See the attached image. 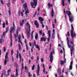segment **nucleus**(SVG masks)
Instances as JSON below:
<instances>
[{
    "mask_svg": "<svg viewBox=\"0 0 77 77\" xmlns=\"http://www.w3.org/2000/svg\"><path fill=\"white\" fill-rule=\"evenodd\" d=\"M72 66L71 65H70L69 67V69L70 70H71V69H72Z\"/></svg>",
    "mask_w": 77,
    "mask_h": 77,
    "instance_id": "30",
    "label": "nucleus"
},
{
    "mask_svg": "<svg viewBox=\"0 0 77 77\" xmlns=\"http://www.w3.org/2000/svg\"><path fill=\"white\" fill-rule=\"evenodd\" d=\"M54 29H53V33L52 34V35H55V32H54Z\"/></svg>",
    "mask_w": 77,
    "mask_h": 77,
    "instance_id": "32",
    "label": "nucleus"
},
{
    "mask_svg": "<svg viewBox=\"0 0 77 77\" xmlns=\"http://www.w3.org/2000/svg\"><path fill=\"white\" fill-rule=\"evenodd\" d=\"M38 35L37 33H36L35 37V39H38Z\"/></svg>",
    "mask_w": 77,
    "mask_h": 77,
    "instance_id": "29",
    "label": "nucleus"
},
{
    "mask_svg": "<svg viewBox=\"0 0 77 77\" xmlns=\"http://www.w3.org/2000/svg\"><path fill=\"white\" fill-rule=\"evenodd\" d=\"M41 41H44V42H45V41H46V38L45 37H42L41 38Z\"/></svg>",
    "mask_w": 77,
    "mask_h": 77,
    "instance_id": "22",
    "label": "nucleus"
},
{
    "mask_svg": "<svg viewBox=\"0 0 77 77\" xmlns=\"http://www.w3.org/2000/svg\"><path fill=\"white\" fill-rule=\"evenodd\" d=\"M31 59H32V60H33V59H34V58H33V57H31Z\"/></svg>",
    "mask_w": 77,
    "mask_h": 77,
    "instance_id": "56",
    "label": "nucleus"
},
{
    "mask_svg": "<svg viewBox=\"0 0 77 77\" xmlns=\"http://www.w3.org/2000/svg\"><path fill=\"white\" fill-rule=\"evenodd\" d=\"M52 26L53 27V29H54V24H53L52 25Z\"/></svg>",
    "mask_w": 77,
    "mask_h": 77,
    "instance_id": "62",
    "label": "nucleus"
},
{
    "mask_svg": "<svg viewBox=\"0 0 77 77\" xmlns=\"http://www.w3.org/2000/svg\"><path fill=\"white\" fill-rule=\"evenodd\" d=\"M67 35H68V36H69L70 35V33H69V32H67Z\"/></svg>",
    "mask_w": 77,
    "mask_h": 77,
    "instance_id": "49",
    "label": "nucleus"
},
{
    "mask_svg": "<svg viewBox=\"0 0 77 77\" xmlns=\"http://www.w3.org/2000/svg\"><path fill=\"white\" fill-rule=\"evenodd\" d=\"M42 68H43V71L44 73H45L46 74H47V71L45 72V66L44 64H42Z\"/></svg>",
    "mask_w": 77,
    "mask_h": 77,
    "instance_id": "16",
    "label": "nucleus"
},
{
    "mask_svg": "<svg viewBox=\"0 0 77 77\" xmlns=\"http://www.w3.org/2000/svg\"><path fill=\"white\" fill-rule=\"evenodd\" d=\"M33 2H31V5L33 8H35V7L37 6L38 0H33Z\"/></svg>",
    "mask_w": 77,
    "mask_h": 77,
    "instance_id": "5",
    "label": "nucleus"
},
{
    "mask_svg": "<svg viewBox=\"0 0 77 77\" xmlns=\"http://www.w3.org/2000/svg\"><path fill=\"white\" fill-rule=\"evenodd\" d=\"M66 39L67 41V43L68 47L69 48H70L71 54V56H72V53H73L74 48L72 46L69 45V38L68 37H67Z\"/></svg>",
    "mask_w": 77,
    "mask_h": 77,
    "instance_id": "4",
    "label": "nucleus"
},
{
    "mask_svg": "<svg viewBox=\"0 0 77 77\" xmlns=\"http://www.w3.org/2000/svg\"><path fill=\"white\" fill-rule=\"evenodd\" d=\"M64 12L65 15V17L66 20V14L69 18V21H70L71 23H72V21H73V20H74V17H73V16L71 14V11H69V12L68 11H65V9H64Z\"/></svg>",
    "mask_w": 77,
    "mask_h": 77,
    "instance_id": "1",
    "label": "nucleus"
},
{
    "mask_svg": "<svg viewBox=\"0 0 77 77\" xmlns=\"http://www.w3.org/2000/svg\"><path fill=\"white\" fill-rule=\"evenodd\" d=\"M23 7L25 11V14L26 17H28V14H29V11L28 9L27 6V3H25L23 5Z\"/></svg>",
    "mask_w": 77,
    "mask_h": 77,
    "instance_id": "3",
    "label": "nucleus"
},
{
    "mask_svg": "<svg viewBox=\"0 0 77 77\" xmlns=\"http://www.w3.org/2000/svg\"><path fill=\"white\" fill-rule=\"evenodd\" d=\"M13 53H14V51H13V50H12L11 51V53L12 56V55H13Z\"/></svg>",
    "mask_w": 77,
    "mask_h": 77,
    "instance_id": "45",
    "label": "nucleus"
},
{
    "mask_svg": "<svg viewBox=\"0 0 77 77\" xmlns=\"http://www.w3.org/2000/svg\"><path fill=\"white\" fill-rule=\"evenodd\" d=\"M42 25V27L43 28H44V24H43V23H41Z\"/></svg>",
    "mask_w": 77,
    "mask_h": 77,
    "instance_id": "53",
    "label": "nucleus"
},
{
    "mask_svg": "<svg viewBox=\"0 0 77 77\" xmlns=\"http://www.w3.org/2000/svg\"><path fill=\"white\" fill-rule=\"evenodd\" d=\"M63 63H64V62L63 61H60V64L61 65H63Z\"/></svg>",
    "mask_w": 77,
    "mask_h": 77,
    "instance_id": "33",
    "label": "nucleus"
},
{
    "mask_svg": "<svg viewBox=\"0 0 77 77\" xmlns=\"http://www.w3.org/2000/svg\"><path fill=\"white\" fill-rule=\"evenodd\" d=\"M19 15H21V17H23V13L22 12H21V11H20L19 12Z\"/></svg>",
    "mask_w": 77,
    "mask_h": 77,
    "instance_id": "24",
    "label": "nucleus"
},
{
    "mask_svg": "<svg viewBox=\"0 0 77 77\" xmlns=\"http://www.w3.org/2000/svg\"><path fill=\"white\" fill-rule=\"evenodd\" d=\"M72 61H71L70 62V65H72Z\"/></svg>",
    "mask_w": 77,
    "mask_h": 77,
    "instance_id": "57",
    "label": "nucleus"
},
{
    "mask_svg": "<svg viewBox=\"0 0 77 77\" xmlns=\"http://www.w3.org/2000/svg\"><path fill=\"white\" fill-rule=\"evenodd\" d=\"M8 30H9V27H7L6 28V31H5V32H3V35L2 36V38H3V37H5L6 33H7V32H8Z\"/></svg>",
    "mask_w": 77,
    "mask_h": 77,
    "instance_id": "13",
    "label": "nucleus"
},
{
    "mask_svg": "<svg viewBox=\"0 0 77 77\" xmlns=\"http://www.w3.org/2000/svg\"><path fill=\"white\" fill-rule=\"evenodd\" d=\"M19 42L21 43V44L23 45V43H22V42H21V39L19 40Z\"/></svg>",
    "mask_w": 77,
    "mask_h": 77,
    "instance_id": "36",
    "label": "nucleus"
},
{
    "mask_svg": "<svg viewBox=\"0 0 77 77\" xmlns=\"http://www.w3.org/2000/svg\"><path fill=\"white\" fill-rule=\"evenodd\" d=\"M25 71H27V67L26 66H25Z\"/></svg>",
    "mask_w": 77,
    "mask_h": 77,
    "instance_id": "46",
    "label": "nucleus"
},
{
    "mask_svg": "<svg viewBox=\"0 0 77 77\" xmlns=\"http://www.w3.org/2000/svg\"><path fill=\"white\" fill-rule=\"evenodd\" d=\"M35 68V66L33 65L32 67V70H34V68Z\"/></svg>",
    "mask_w": 77,
    "mask_h": 77,
    "instance_id": "39",
    "label": "nucleus"
},
{
    "mask_svg": "<svg viewBox=\"0 0 77 77\" xmlns=\"http://www.w3.org/2000/svg\"><path fill=\"white\" fill-rule=\"evenodd\" d=\"M20 31V29L18 28L17 31V35H15V34H14V36L15 37V38H17V36L18 37V39H21V35H19L18 36V32Z\"/></svg>",
    "mask_w": 77,
    "mask_h": 77,
    "instance_id": "7",
    "label": "nucleus"
},
{
    "mask_svg": "<svg viewBox=\"0 0 77 77\" xmlns=\"http://www.w3.org/2000/svg\"><path fill=\"white\" fill-rule=\"evenodd\" d=\"M7 5L9 7L10 6V2H9V1L8 3L7 4Z\"/></svg>",
    "mask_w": 77,
    "mask_h": 77,
    "instance_id": "40",
    "label": "nucleus"
},
{
    "mask_svg": "<svg viewBox=\"0 0 77 77\" xmlns=\"http://www.w3.org/2000/svg\"><path fill=\"white\" fill-rule=\"evenodd\" d=\"M31 37H32V39H33V34H31Z\"/></svg>",
    "mask_w": 77,
    "mask_h": 77,
    "instance_id": "60",
    "label": "nucleus"
},
{
    "mask_svg": "<svg viewBox=\"0 0 77 77\" xmlns=\"http://www.w3.org/2000/svg\"><path fill=\"white\" fill-rule=\"evenodd\" d=\"M53 54H54V50L52 51L51 52V53L50 54V61L51 63L52 62V61L53 60Z\"/></svg>",
    "mask_w": 77,
    "mask_h": 77,
    "instance_id": "9",
    "label": "nucleus"
},
{
    "mask_svg": "<svg viewBox=\"0 0 77 77\" xmlns=\"http://www.w3.org/2000/svg\"><path fill=\"white\" fill-rule=\"evenodd\" d=\"M54 75H55L56 77H57V74L56 73H55Z\"/></svg>",
    "mask_w": 77,
    "mask_h": 77,
    "instance_id": "52",
    "label": "nucleus"
},
{
    "mask_svg": "<svg viewBox=\"0 0 77 77\" xmlns=\"http://www.w3.org/2000/svg\"><path fill=\"white\" fill-rule=\"evenodd\" d=\"M24 20H23L22 21H20V24L21 26H22L23 25V24H24Z\"/></svg>",
    "mask_w": 77,
    "mask_h": 77,
    "instance_id": "23",
    "label": "nucleus"
},
{
    "mask_svg": "<svg viewBox=\"0 0 77 77\" xmlns=\"http://www.w3.org/2000/svg\"><path fill=\"white\" fill-rule=\"evenodd\" d=\"M26 50L28 51V50H29V48H28V46H27V44H26Z\"/></svg>",
    "mask_w": 77,
    "mask_h": 77,
    "instance_id": "34",
    "label": "nucleus"
},
{
    "mask_svg": "<svg viewBox=\"0 0 77 77\" xmlns=\"http://www.w3.org/2000/svg\"><path fill=\"white\" fill-rule=\"evenodd\" d=\"M39 71H40V67H39V64H38V69L37 70L36 72L37 76H39Z\"/></svg>",
    "mask_w": 77,
    "mask_h": 77,
    "instance_id": "12",
    "label": "nucleus"
},
{
    "mask_svg": "<svg viewBox=\"0 0 77 77\" xmlns=\"http://www.w3.org/2000/svg\"><path fill=\"white\" fill-rule=\"evenodd\" d=\"M11 12V11L9 10V11H8V14H9V15H10Z\"/></svg>",
    "mask_w": 77,
    "mask_h": 77,
    "instance_id": "42",
    "label": "nucleus"
},
{
    "mask_svg": "<svg viewBox=\"0 0 77 77\" xmlns=\"http://www.w3.org/2000/svg\"><path fill=\"white\" fill-rule=\"evenodd\" d=\"M48 34L49 37L48 38V41H50V37H51V34H50V30H48Z\"/></svg>",
    "mask_w": 77,
    "mask_h": 77,
    "instance_id": "15",
    "label": "nucleus"
},
{
    "mask_svg": "<svg viewBox=\"0 0 77 77\" xmlns=\"http://www.w3.org/2000/svg\"><path fill=\"white\" fill-rule=\"evenodd\" d=\"M33 45H35V48H37V49H38V50H40V48H39V46H38V45H36V41H34V42L33 43Z\"/></svg>",
    "mask_w": 77,
    "mask_h": 77,
    "instance_id": "14",
    "label": "nucleus"
},
{
    "mask_svg": "<svg viewBox=\"0 0 77 77\" xmlns=\"http://www.w3.org/2000/svg\"><path fill=\"white\" fill-rule=\"evenodd\" d=\"M6 25L7 26V25H8V21H6Z\"/></svg>",
    "mask_w": 77,
    "mask_h": 77,
    "instance_id": "54",
    "label": "nucleus"
},
{
    "mask_svg": "<svg viewBox=\"0 0 77 77\" xmlns=\"http://www.w3.org/2000/svg\"><path fill=\"white\" fill-rule=\"evenodd\" d=\"M41 61L42 62H44V59H43V58L41 59Z\"/></svg>",
    "mask_w": 77,
    "mask_h": 77,
    "instance_id": "43",
    "label": "nucleus"
},
{
    "mask_svg": "<svg viewBox=\"0 0 77 77\" xmlns=\"http://www.w3.org/2000/svg\"><path fill=\"white\" fill-rule=\"evenodd\" d=\"M71 28L72 29V30H71V33L72 34V38L73 39L74 38V37H75L76 35V34L75 32H73V31L74 30L73 27L72 25H71Z\"/></svg>",
    "mask_w": 77,
    "mask_h": 77,
    "instance_id": "8",
    "label": "nucleus"
},
{
    "mask_svg": "<svg viewBox=\"0 0 77 77\" xmlns=\"http://www.w3.org/2000/svg\"><path fill=\"white\" fill-rule=\"evenodd\" d=\"M63 49V50L64 53H65V49L63 48V47H62Z\"/></svg>",
    "mask_w": 77,
    "mask_h": 77,
    "instance_id": "61",
    "label": "nucleus"
},
{
    "mask_svg": "<svg viewBox=\"0 0 77 77\" xmlns=\"http://www.w3.org/2000/svg\"><path fill=\"white\" fill-rule=\"evenodd\" d=\"M3 28L5 27V22H4V23L3 24Z\"/></svg>",
    "mask_w": 77,
    "mask_h": 77,
    "instance_id": "35",
    "label": "nucleus"
},
{
    "mask_svg": "<svg viewBox=\"0 0 77 77\" xmlns=\"http://www.w3.org/2000/svg\"><path fill=\"white\" fill-rule=\"evenodd\" d=\"M55 13L53 11V9H52V11L51 12V15L52 17H53V16L54 15Z\"/></svg>",
    "mask_w": 77,
    "mask_h": 77,
    "instance_id": "19",
    "label": "nucleus"
},
{
    "mask_svg": "<svg viewBox=\"0 0 77 77\" xmlns=\"http://www.w3.org/2000/svg\"><path fill=\"white\" fill-rule=\"evenodd\" d=\"M28 74H29V77H32V74H30V72H29Z\"/></svg>",
    "mask_w": 77,
    "mask_h": 77,
    "instance_id": "38",
    "label": "nucleus"
},
{
    "mask_svg": "<svg viewBox=\"0 0 77 77\" xmlns=\"http://www.w3.org/2000/svg\"><path fill=\"white\" fill-rule=\"evenodd\" d=\"M68 2V5H70L71 4V0H67Z\"/></svg>",
    "mask_w": 77,
    "mask_h": 77,
    "instance_id": "31",
    "label": "nucleus"
},
{
    "mask_svg": "<svg viewBox=\"0 0 77 77\" xmlns=\"http://www.w3.org/2000/svg\"><path fill=\"white\" fill-rule=\"evenodd\" d=\"M54 37H55V35H52V38L54 39Z\"/></svg>",
    "mask_w": 77,
    "mask_h": 77,
    "instance_id": "55",
    "label": "nucleus"
},
{
    "mask_svg": "<svg viewBox=\"0 0 77 77\" xmlns=\"http://www.w3.org/2000/svg\"><path fill=\"white\" fill-rule=\"evenodd\" d=\"M34 32V30H33L32 31V33H31V34H33V33Z\"/></svg>",
    "mask_w": 77,
    "mask_h": 77,
    "instance_id": "63",
    "label": "nucleus"
},
{
    "mask_svg": "<svg viewBox=\"0 0 77 77\" xmlns=\"http://www.w3.org/2000/svg\"><path fill=\"white\" fill-rule=\"evenodd\" d=\"M39 57L38 56H37V60L36 61H38V60H39Z\"/></svg>",
    "mask_w": 77,
    "mask_h": 77,
    "instance_id": "41",
    "label": "nucleus"
},
{
    "mask_svg": "<svg viewBox=\"0 0 77 77\" xmlns=\"http://www.w3.org/2000/svg\"><path fill=\"white\" fill-rule=\"evenodd\" d=\"M48 9H50L51 7L52 8V9H53V5L50 4V3H48Z\"/></svg>",
    "mask_w": 77,
    "mask_h": 77,
    "instance_id": "17",
    "label": "nucleus"
},
{
    "mask_svg": "<svg viewBox=\"0 0 77 77\" xmlns=\"http://www.w3.org/2000/svg\"><path fill=\"white\" fill-rule=\"evenodd\" d=\"M15 25H14V23H13V26L12 27H11V29L10 30V33L11 34V47H12V32H13V31H14V30H15Z\"/></svg>",
    "mask_w": 77,
    "mask_h": 77,
    "instance_id": "2",
    "label": "nucleus"
},
{
    "mask_svg": "<svg viewBox=\"0 0 77 77\" xmlns=\"http://www.w3.org/2000/svg\"><path fill=\"white\" fill-rule=\"evenodd\" d=\"M8 53L7 52L6 54V55L5 56V60L4 65H6V63H7V61H8Z\"/></svg>",
    "mask_w": 77,
    "mask_h": 77,
    "instance_id": "10",
    "label": "nucleus"
},
{
    "mask_svg": "<svg viewBox=\"0 0 77 77\" xmlns=\"http://www.w3.org/2000/svg\"><path fill=\"white\" fill-rule=\"evenodd\" d=\"M29 45L30 47H31V46H32V43H31V42H29Z\"/></svg>",
    "mask_w": 77,
    "mask_h": 77,
    "instance_id": "59",
    "label": "nucleus"
},
{
    "mask_svg": "<svg viewBox=\"0 0 77 77\" xmlns=\"http://www.w3.org/2000/svg\"><path fill=\"white\" fill-rule=\"evenodd\" d=\"M5 40L3 39V38H0V43L2 44V43H3L4 42V41Z\"/></svg>",
    "mask_w": 77,
    "mask_h": 77,
    "instance_id": "25",
    "label": "nucleus"
},
{
    "mask_svg": "<svg viewBox=\"0 0 77 77\" xmlns=\"http://www.w3.org/2000/svg\"><path fill=\"white\" fill-rule=\"evenodd\" d=\"M39 20L40 21L41 24H42V21H44V19L42 17L39 18Z\"/></svg>",
    "mask_w": 77,
    "mask_h": 77,
    "instance_id": "20",
    "label": "nucleus"
},
{
    "mask_svg": "<svg viewBox=\"0 0 77 77\" xmlns=\"http://www.w3.org/2000/svg\"><path fill=\"white\" fill-rule=\"evenodd\" d=\"M4 52L6 51V48H5V47H4Z\"/></svg>",
    "mask_w": 77,
    "mask_h": 77,
    "instance_id": "47",
    "label": "nucleus"
},
{
    "mask_svg": "<svg viewBox=\"0 0 77 77\" xmlns=\"http://www.w3.org/2000/svg\"><path fill=\"white\" fill-rule=\"evenodd\" d=\"M60 53H61V54H62V53H63V51H62V50H60Z\"/></svg>",
    "mask_w": 77,
    "mask_h": 77,
    "instance_id": "50",
    "label": "nucleus"
},
{
    "mask_svg": "<svg viewBox=\"0 0 77 77\" xmlns=\"http://www.w3.org/2000/svg\"><path fill=\"white\" fill-rule=\"evenodd\" d=\"M18 65L17 64V63H16L15 64V66H16V67H17V66Z\"/></svg>",
    "mask_w": 77,
    "mask_h": 77,
    "instance_id": "64",
    "label": "nucleus"
},
{
    "mask_svg": "<svg viewBox=\"0 0 77 77\" xmlns=\"http://www.w3.org/2000/svg\"><path fill=\"white\" fill-rule=\"evenodd\" d=\"M24 42L25 44H26L27 42V40H26V39H25V41H24Z\"/></svg>",
    "mask_w": 77,
    "mask_h": 77,
    "instance_id": "51",
    "label": "nucleus"
},
{
    "mask_svg": "<svg viewBox=\"0 0 77 77\" xmlns=\"http://www.w3.org/2000/svg\"><path fill=\"white\" fill-rule=\"evenodd\" d=\"M65 0H62V4L63 5V6H65V5H67V4L66 3H65Z\"/></svg>",
    "mask_w": 77,
    "mask_h": 77,
    "instance_id": "18",
    "label": "nucleus"
},
{
    "mask_svg": "<svg viewBox=\"0 0 77 77\" xmlns=\"http://www.w3.org/2000/svg\"><path fill=\"white\" fill-rule=\"evenodd\" d=\"M21 1L22 2V3H24V0H21Z\"/></svg>",
    "mask_w": 77,
    "mask_h": 77,
    "instance_id": "58",
    "label": "nucleus"
},
{
    "mask_svg": "<svg viewBox=\"0 0 77 77\" xmlns=\"http://www.w3.org/2000/svg\"><path fill=\"white\" fill-rule=\"evenodd\" d=\"M35 25H36L37 28H38L39 26V24L38 23V21L37 20H35L34 23Z\"/></svg>",
    "mask_w": 77,
    "mask_h": 77,
    "instance_id": "21",
    "label": "nucleus"
},
{
    "mask_svg": "<svg viewBox=\"0 0 77 77\" xmlns=\"http://www.w3.org/2000/svg\"><path fill=\"white\" fill-rule=\"evenodd\" d=\"M22 69H23L24 68V67L23 66V63H22Z\"/></svg>",
    "mask_w": 77,
    "mask_h": 77,
    "instance_id": "48",
    "label": "nucleus"
},
{
    "mask_svg": "<svg viewBox=\"0 0 77 77\" xmlns=\"http://www.w3.org/2000/svg\"><path fill=\"white\" fill-rule=\"evenodd\" d=\"M58 72L59 74L60 75V77H63V75H60V70H59V71L58 70Z\"/></svg>",
    "mask_w": 77,
    "mask_h": 77,
    "instance_id": "26",
    "label": "nucleus"
},
{
    "mask_svg": "<svg viewBox=\"0 0 77 77\" xmlns=\"http://www.w3.org/2000/svg\"><path fill=\"white\" fill-rule=\"evenodd\" d=\"M18 55L20 59V62H21V60L22 62H23V60H22V59H21V54L19 53V52H18V51H17V57H18Z\"/></svg>",
    "mask_w": 77,
    "mask_h": 77,
    "instance_id": "11",
    "label": "nucleus"
},
{
    "mask_svg": "<svg viewBox=\"0 0 77 77\" xmlns=\"http://www.w3.org/2000/svg\"><path fill=\"white\" fill-rule=\"evenodd\" d=\"M5 73L6 71H5V70H4L3 71V73L2 74L1 77H3V74H5Z\"/></svg>",
    "mask_w": 77,
    "mask_h": 77,
    "instance_id": "27",
    "label": "nucleus"
},
{
    "mask_svg": "<svg viewBox=\"0 0 77 77\" xmlns=\"http://www.w3.org/2000/svg\"><path fill=\"white\" fill-rule=\"evenodd\" d=\"M26 26L28 28H29V30L28 31L26 30V32L27 33V36H29L30 35V34H29L30 33V24L29 23L27 22L26 24Z\"/></svg>",
    "mask_w": 77,
    "mask_h": 77,
    "instance_id": "6",
    "label": "nucleus"
},
{
    "mask_svg": "<svg viewBox=\"0 0 77 77\" xmlns=\"http://www.w3.org/2000/svg\"><path fill=\"white\" fill-rule=\"evenodd\" d=\"M19 50H21V45H20V44H19Z\"/></svg>",
    "mask_w": 77,
    "mask_h": 77,
    "instance_id": "37",
    "label": "nucleus"
},
{
    "mask_svg": "<svg viewBox=\"0 0 77 77\" xmlns=\"http://www.w3.org/2000/svg\"><path fill=\"white\" fill-rule=\"evenodd\" d=\"M11 71V69H10L8 71V75H9V72H10Z\"/></svg>",
    "mask_w": 77,
    "mask_h": 77,
    "instance_id": "28",
    "label": "nucleus"
},
{
    "mask_svg": "<svg viewBox=\"0 0 77 77\" xmlns=\"http://www.w3.org/2000/svg\"><path fill=\"white\" fill-rule=\"evenodd\" d=\"M42 30H41L39 31V34H40V35H42Z\"/></svg>",
    "mask_w": 77,
    "mask_h": 77,
    "instance_id": "44",
    "label": "nucleus"
}]
</instances>
